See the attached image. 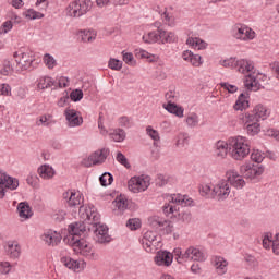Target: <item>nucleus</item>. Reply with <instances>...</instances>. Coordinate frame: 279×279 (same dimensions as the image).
Instances as JSON below:
<instances>
[{"instance_id":"1","label":"nucleus","mask_w":279,"mask_h":279,"mask_svg":"<svg viewBox=\"0 0 279 279\" xmlns=\"http://www.w3.org/2000/svg\"><path fill=\"white\" fill-rule=\"evenodd\" d=\"M78 215L83 221L96 226L95 234L98 243H110V235H108V227L99 223V213L93 205H83L78 209Z\"/></svg>"},{"instance_id":"2","label":"nucleus","mask_w":279,"mask_h":279,"mask_svg":"<svg viewBox=\"0 0 279 279\" xmlns=\"http://www.w3.org/2000/svg\"><path fill=\"white\" fill-rule=\"evenodd\" d=\"M13 59L15 64L12 65L10 60L3 61L2 75H11L16 71L17 73L21 71H28L32 69V63L34 62V51L28 48H20L13 53Z\"/></svg>"},{"instance_id":"3","label":"nucleus","mask_w":279,"mask_h":279,"mask_svg":"<svg viewBox=\"0 0 279 279\" xmlns=\"http://www.w3.org/2000/svg\"><path fill=\"white\" fill-rule=\"evenodd\" d=\"M229 146L233 160H243L250 156V140L247 137H231L229 138Z\"/></svg>"},{"instance_id":"4","label":"nucleus","mask_w":279,"mask_h":279,"mask_svg":"<svg viewBox=\"0 0 279 279\" xmlns=\"http://www.w3.org/2000/svg\"><path fill=\"white\" fill-rule=\"evenodd\" d=\"M173 256L175 257L177 263L182 265L183 263H189L191 260H195L202 263L206 260V255L199 248L195 246H190L186 248L184 253H182V248L178 247L173 250Z\"/></svg>"},{"instance_id":"5","label":"nucleus","mask_w":279,"mask_h":279,"mask_svg":"<svg viewBox=\"0 0 279 279\" xmlns=\"http://www.w3.org/2000/svg\"><path fill=\"white\" fill-rule=\"evenodd\" d=\"M92 8L93 2L90 0H74L65 8V14L70 19H80V16H84V14L90 12Z\"/></svg>"},{"instance_id":"6","label":"nucleus","mask_w":279,"mask_h":279,"mask_svg":"<svg viewBox=\"0 0 279 279\" xmlns=\"http://www.w3.org/2000/svg\"><path fill=\"white\" fill-rule=\"evenodd\" d=\"M72 250L74 254H81V256H84L88 260H97L99 258V255L95 252V248H93V246L84 239L73 242Z\"/></svg>"},{"instance_id":"7","label":"nucleus","mask_w":279,"mask_h":279,"mask_svg":"<svg viewBox=\"0 0 279 279\" xmlns=\"http://www.w3.org/2000/svg\"><path fill=\"white\" fill-rule=\"evenodd\" d=\"M151 179L147 175L133 177L128 182V187L131 193H144L149 189Z\"/></svg>"},{"instance_id":"8","label":"nucleus","mask_w":279,"mask_h":279,"mask_svg":"<svg viewBox=\"0 0 279 279\" xmlns=\"http://www.w3.org/2000/svg\"><path fill=\"white\" fill-rule=\"evenodd\" d=\"M240 120L242 121L247 134L251 136H256L258 132H260V123L259 120L254 117V114H251L250 112L242 113L240 116Z\"/></svg>"},{"instance_id":"9","label":"nucleus","mask_w":279,"mask_h":279,"mask_svg":"<svg viewBox=\"0 0 279 279\" xmlns=\"http://www.w3.org/2000/svg\"><path fill=\"white\" fill-rule=\"evenodd\" d=\"M110 150L102 148L89 155L87 159L83 160L84 167H93L95 165H102L106 162V158H108Z\"/></svg>"},{"instance_id":"10","label":"nucleus","mask_w":279,"mask_h":279,"mask_svg":"<svg viewBox=\"0 0 279 279\" xmlns=\"http://www.w3.org/2000/svg\"><path fill=\"white\" fill-rule=\"evenodd\" d=\"M240 171L247 180H255V178H260V174L265 173V168L260 165L245 163L241 166Z\"/></svg>"},{"instance_id":"11","label":"nucleus","mask_w":279,"mask_h":279,"mask_svg":"<svg viewBox=\"0 0 279 279\" xmlns=\"http://www.w3.org/2000/svg\"><path fill=\"white\" fill-rule=\"evenodd\" d=\"M230 195V184L226 180H221L214 185V198L218 201L228 199Z\"/></svg>"},{"instance_id":"12","label":"nucleus","mask_w":279,"mask_h":279,"mask_svg":"<svg viewBox=\"0 0 279 279\" xmlns=\"http://www.w3.org/2000/svg\"><path fill=\"white\" fill-rule=\"evenodd\" d=\"M69 234L71 236L72 243L80 240V236H86V223L85 222H74L69 226Z\"/></svg>"},{"instance_id":"13","label":"nucleus","mask_w":279,"mask_h":279,"mask_svg":"<svg viewBox=\"0 0 279 279\" xmlns=\"http://www.w3.org/2000/svg\"><path fill=\"white\" fill-rule=\"evenodd\" d=\"M63 199L68 202V205L70 207L80 206L81 204H84V196H82V193L80 191H73L69 190L63 193Z\"/></svg>"},{"instance_id":"14","label":"nucleus","mask_w":279,"mask_h":279,"mask_svg":"<svg viewBox=\"0 0 279 279\" xmlns=\"http://www.w3.org/2000/svg\"><path fill=\"white\" fill-rule=\"evenodd\" d=\"M227 182L234 186V189H243L245 186V180L235 170H229L226 173Z\"/></svg>"},{"instance_id":"15","label":"nucleus","mask_w":279,"mask_h":279,"mask_svg":"<svg viewBox=\"0 0 279 279\" xmlns=\"http://www.w3.org/2000/svg\"><path fill=\"white\" fill-rule=\"evenodd\" d=\"M259 77H263V74H257L256 76H254V74H248L244 81L245 88H247V90H253L254 93L260 90L263 85L260 84V81H258Z\"/></svg>"},{"instance_id":"16","label":"nucleus","mask_w":279,"mask_h":279,"mask_svg":"<svg viewBox=\"0 0 279 279\" xmlns=\"http://www.w3.org/2000/svg\"><path fill=\"white\" fill-rule=\"evenodd\" d=\"M41 241H44L46 245L56 246L62 241V235L58 231L48 230L41 235Z\"/></svg>"},{"instance_id":"17","label":"nucleus","mask_w":279,"mask_h":279,"mask_svg":"<svg viewBox=\"0 0 279 279\" xmlns=\"http://www.w3.org/2000/svg\"><path fill=\"white\" fill-rule=\"evenodd\" d=\"M155 263L159 267H170L171 263H173V254L167 251H160L155 257Z\"/></svg>"},{"instance_id":"18","label":"nucleus","mask_w":279,"mask_h":279,"mask_svg":"<svg viewBox=\"0 0 279 279\" xmlns=\"http://www.w3.org/2000/svg\"><path fill=\"white\" fill-rule=\"evenodd\" d=\"M230 34H232V36H254L256 33L252 27L238 23L231 27Z\"/></svg>"},{"instance_id":"19","label":"nucleus","mask_w":279,"mask_h":279,"mask_svg":"<svg viewBox=\"0 0 279 279\" xmlns=\"http://www.w3.org/2000/svg\"><path fill=\"white\" fill-rule=\"evenodd\" d=\"M156 241V232L146 231L144 236L141 240V243L145 250V252H154V242Z\"/></svg>"},{"instance_id":"20","label":"nucleus","mask_w":279,"mask_h":279,"mask_svg":"<svg viewBox=\"0 0 279 279\" xmlns=\"http://www.w3.org/2000/svg\"><path fill=\"white\" fill-rule=\"evenodd\" d=\"M213 265L217 271L218 276H223L228 272V260L221 256H215L213 258Z\"/></svg>"},{"instance_id":"21","label":"nucleus","mask_w":279,"mask_h":279,"mask_svg":"<svg viewBox=\"0 0 279 279\" xmlns=\"http://www.w3.org/2000/svg\"><path fill=\"white\" fill-rule=\"evenodd\" d=\"M235 69L239 73H242V75L252 73V71H254V62L247 59H241L236 61Z\"/></svg>"},{"instance_id":"22","label":"nucleus","mask_w":279,"mask_h":279,"mask_svg":"<svg viewBox=\"0 0 279 279\" xmlns=\"http://www.w3.org/2000/svg\"><path fill=\"white\" fill-rule=\"evenodd\" d=\"M65 117H66V120L69 121L71 128H75L76 125H82V123L84 121L82 119V117H80V114H77V111H75V109H66Z\"/></svg>"},{"instance_id":"23","label":"nucleus","mask_w":279,"mask_h":279,"mask_svg":"<svg viewBox=\"0 0 279 279\" xmlns=\"http://www.w3.org/2000/svg\"><path fill=\"white\" fill-rule=\"evenodd\" d=\"M0 182L2 184H5L7 189H10V191H16L19 189V180L5 174V172L0 170Z\"/></svg>"},{"instance_id":"24","label":"nucleus","mask_w":279,"mask_h":279,"mask_svg":"<svg viewBox=\"0 0 279 279\" xmlns=\"http://www.w3.org/2000/svg\"><path fill=\"white\" fill-rule=\"evenodd\" d=\"M153 226L158 230H163L166 234H171L173 232V223H171L169 220L157 218L155 221H153Z\"/></svg>"},{"instance_id":"25","label":"nucleus","mask_w":279,"mask_h":279,"mask_svg":"<svg viewBox=\"0 0 279 279\" xmlns=\"http://www.w3.org/2000/svg\"><path fill=\"white\" fill-rule=\"evenodd\" d=\"M228 149H230V140L226 141H218L216 143L215 154L217 158H226L228 156Z\"/></svg>"},{"instance_id":"26","label":"nucleus","mask_w":279,"mask_h":279,"mask_svg":"<svg viewBox=\"0 0 279 279\" xmlns=\"http://www.w3.org/2000/svg\"><path fill=\"white\" fill-rule=\"evenodd\" d=\"M248 97V94H240L235 104L233 105V109L240 110L241 112H243V110H247V108H250V100H247Z\"/></svg>"},{"instance_id":"27","label":"nucleus","mask_w":279,"mask_h":279,"mask_svg":"<svg viewBox=\"0 0 279 279\" xmlns=\"http://www.w3.org/2000/svg\"><path fill=\"white\" fill-rule=\"evenodd\" d=\"M251 114H253L257 120L262 119L263 121H265V119L269 117L270 111L265 105L259 104L254 107L253 113Z\"/></svg>"},{"instance_id":"28","label":"nucleus","mask_w":279,"mask_h":279,"mask_svg":"<svg viewBox=\"0 0 279 279\" xmlns=\"http://www.w3.org/2000/svg\"><path fill=\"white\" fill-rule=\"evenodd\" d=\"M179 20H180V13L178 12L166 11L163 13V21L166 25H168L169 27H175V25H178Z\"/></svg>"},{"instance_id":"29","label":"nucleus","mask_w":279,"mask_h":279,"mask_svg":"<svg viewBox=\"0 0 279 279\" xmlns=\"http://www.w3.org/2000/svg\"><path fill=\"white\" fill-rule=\"evenodd\" d=\"M165 34H167V31L160 22H155L148 26V36H165Z\"/></svg>"},{"instance_id":"30","label":"nucleus","mask_w":279,"mask_h":279,"mask_svg":"<svg viewBox=\"0 0 279 279\" xmlns=\"http://www.w3.org/2000/svg\"><path fill=\"white\" fill-rule=\"evenodd\" d=\"M170 199L172 204H178L179 206H191L193 204V199L182 194H173L170 196Z\"/></svg>"},{"instance_id":"31","label":"nucleus","mask_w":279,"mask_h":279,"mask_svg":"<svg viewBox=\"0 0 279 279\" xmlns=\"http://www.w3.org/2000/svg\"><path fill=\"white\" fill-rule=\"evenodd\" d=\"M5 252L10 258H19L21 256V246L16 242H9L5 246Z\"/></svg>"},{"instance_id":"32","label":"nucleus","mask_w":279,"mask_h":279,"mask_svg":"<svg viewBox=\"0 0 279 279\" xmlns=\"http://www.w3.org/2000/svg\"><path fill=\"white\" fill-rule=\"evenodd\" d=\"M163 108L170 112V114H175V117H179L180 119L184 117V108L179 107L175 102H168L167 105H163Z\"/></svg>"},{"instance_id":"33","label":"nucleus","mask_w":279,"mask_h":279,"mask_svg":"<svg viewBox=\"0 0 279 279\" xmlns=\"http://www.w3.org/2000/svg\"><path fill=\"white\" fill-rule=\"evenodd\" d=\"M19 216L21 219H29L34 213H32V207L26 203H20L17 206Z\"/></svg>"},{"instance_id":"34","label":"nucleus","mask_w":279,"mask_h":279,"mask_svg":"<svg viewBox=\"0 0 279 279\" xmlns=\"http://www.w3.org/2000/svg\"><path fill=\"white\" fill-rule=\"evenodd\" d=\"M22 16L26 19V21H37L40 19H45V14L34 10V9H27L22 13Z\"/></svg>"},{"instance_id":"35","label":"nucleus","mask_w":279,"mask_h":279,"mask_svg":"<svg viewBox=\"0 0 279 279\" xmlns=\"http://www.w3.org/2000/svg\"><path fill=\"white\" fill-rule=\"evenodd\" d=\"M186 44L190 45V47L193 49H197L198 51L206 49V41L202 40L199 37H189Z\"/></svg>"},{"instance_id":"36","label":"nucleus","mask_w":279,"mask_h":279,"mask_svg":"<svg viewBox=\"0 0 279 279\" xmlns=\"http://www.w3.org/2000/svg\"><path fill=\"white\" fill-rule=\"evenodd\" d=\"M54 123H56V120H53V116H51L49 113L40 116L36 120V125H38V126L45 125L46 128H51V125H53Z\"/></svg>"},{"instance_id":"37","label":"nucleus","mask_w":279,"mask_h":279,"mask_svg":"<svg viewBox=\"0 0 279 279\" xmlns=\"http://www.w3.org/2000/svg\"><path fill=\"white\" fill-rule=\"evenodd\" d=\"M38 173L40 175V178H43L44 180H51V178H53V175H56V171L53 170V168L44 165L38 169Z\"/></svg>"},{"instance_id":"38","label":"nucleus","mask_w":279,"mask_h":279,"mask_svg":"<svg viewBox=\"0 0 279 279\" xmlns=\"http://www.w3.org/2000/svg\"><path fill=\"white\" fill-rule=\"evenodd\" d=\"M199 193L203 197L215 199V186H210L209 184H202L199 186Z\"/></svg>"},{"instance_id":"39","label":"nucleus","mask_w":279,"mask_h":279,"mask_svg":"<svg viewBox=\"0 0 279 279\" xmlns=\"http://www.w3.org/2000/svg\"><path fill=\"white\" fill-rule=\"evenodd\" d=\"M61 263L64 265V267H68V269H73V271H80L81 269L80 262L74 260L71 257H62Z\"/></svg>"},{"instance_id":"40","label":"nucleus","mask_w":279,"mask_h":279,"mask_svg":"<svg viewBox=\"0 0 279 279\" xmlns=\"http://www.w3.org/2000/svg\"><path fill=\"white\" fill-rule=\"evenodd\" d=\"M143 41L146 43L147 45H154V43H158V40H161L162 44L165 43H171L170 38L167 36H143Z\"/></svg>"},{"instance_id":"41","label":"nucleus","mask_w":279,"mask_h":279,"mask_svg":"<svg viewBox=\"0 0 279 279\" xmlns=\"http://www.w3.org/2000/svg\"><path fill=\"white\" fill-rule=\"evenodd\" d=\"M53 86V81L49 76H43L37 80V88L39 90H45V88H51Z\"/></svg>"},{"instance_id":"42","label":"nucleus","mask_w":279,"mask_h":279,"mask_svg":"<svg viewBox=\"0 0 279 279\" xmlns=\"http://www.w3.org/2000/svg\"><path fill=\"white\" fill-rule=\"evenodd\" d=\"M109 136L116 143H121L125 141V131H123L122 129H116L113 130V132L109 133Z\"/></svg>"},{"instance_id":"43","label":"nucleus","mask_w":279,"mask_h":279,"mask_svg":"<svg viewBox=\"0 0 279 279\" xmlns=\"http://www.w3.org/2000/svg\"><path fill=\"white\" fill-rule=\"evenodd\" d=\"M113 204L116 208L120 210V213H123V210L128 209V201L123 196L117 197Z\"/></svg>"},{"instance_id":"44","label":"nucleus","mask_w":279,"mask_h":279,"mask_svg":"<svg viewBox=\"0 0 279 279\" xmlns=\"http://www.w3.org/2000/svg\"><path fill=\"white\" fill-rule=\"evenodd\" d=\"M99 180L101 186H110V184H112V182L114 181V178H112V174H110L109 172H105Z\"/></svg>"},{"instance_id":"45","label":"nucleus","mask_w":279,"mask_h":279,"mask_svg":"<svg viewBox=\"0 0 279 279\" xmlns=\"http://www.w3.org/2000/svg\"><path fill=\"white\" fill-rule=\"evenodd\" d=\"M123 62L129 66H136V61H134V54L132 52H122Z\"/></svg>"},{"instance_id":"46","label":"nucleus","mask_w":279,"mask_h":279,"mask_svg":"<svg viewBox=\"0 0 279 279\" xmlns=\"http://www.w3.org/2000/svg\"><path fill=\"white\" fill-rule=\"evenodd\" d=\"M126 228H129V230H138V228H141V219L138 218L129 219L126 222Z\"/></svg>"},{"instance_id":"47","label":"nucleus","mask_w":279,"mask_h":279,"mask_svg":"<svg viewBox=\"0 0 279 279\" xmlns=\"http://www.w3.org/2000/svg\"><path fill=\"white\" fill-rule=\"evenodd\" d=\"M197 123H199V117L196 113H191L190 116H187L186 124L190 128H195Z\"/></svg>"},{"instance_id":"48","label":"nucleus","mask_w":279,"mask_h":279,"mask_svg":"<svg viewBox=\"0 0 279 279\" xmlns=\"http://www.w3.org/2000/svg\"><path fill=\"white\" fill-rule=\"evenodd\" d=\"M95 28H81L76 32V36H97Z\"/></svg>"},{"instance_id":"49","label":"nucleus","mask_w":279,"mask_h":279,"mask_svg":"<svg viewBox=\"0 0 279 279\" xmlns=\"http://www.w3.org/2000/svg\"><path fill=\"white\" fill-rule=\"evenodd\" d=\"M120 128H132V118L122 116L118 119Z\"/></svg>"},{"instance_id":"50","label":"nucleus","mask_w":279,"mask_h":279,"mask_svg":"<svg viewBox=\"0 0 279 279\" xmlns=\"http://www.w3.org/2000/svg\"><path fill=\"white\" fill-rule=\"evenodd\" d=\"M264 159H265V156H263V153H260V150L252 151L251 160H253V162H257V165H260V162H263Z\"/></svg>"},{"instance_id":"51","label":"nucleus","mask_w":279,"mask_h":279,"mask_svg":"<svg viewBox=\"0 0 279 279\" xmlns=\"http://www.w3.org/2000/svg\"><path fill=\"white\" fill-rule=\"evenodd\" d=\"M108 66L109 69H112V71H121V69L123 68V62L117 59H110Z\"/></svg>"},{"instance_id":"52","label":"nucleus","mask_w":279,"mask_h":279,"mask_svg":"<svg viewBox=\"0 0 279 279\" xmlns=\"http://www.w3.org/2000/svg\"><path fill=\"white\" fill-rule=\"evenodd\" d=\"M263 247L265 250L274 248V240H271V233H267L263 239Z\"/></svg>"},{"instance_id":"53","label":"nucleus","mask_w":279,"mask_h":279,"mask_svg":"<svg viewBox=\"0 0 279 279\" xmlns=\"http://www.w3.org/2000/svg\"><path fill=\"white\" fill-rule=\"evenodd\" d=\"M221 66H225L226 69H236V59L230 58L220 61Z\"/></svg>"},{"instance_id":"54","label":"nucleus","mask_w":279,"mask_h":279,"mask_svg":"<svg viewBox=\"0 0 279 279\" xmlns=\"http://www.w3.org/2000/svg\"><path fill=\"white\" fill-rule=\"evenodd\" d=\"M44 64H46L48 69H53V66H56V59L51 57V54L46 53L44 56Z\"/></svg>"},{"instance_id":"55","label":"nucleus","mask_w":279,"mask_h":279,"mask_svg":"<svg viewBox=\"0 0 279 279\" xmlns=\"http://www.w3.org/2000/svg\"><path fill=\"white\" fill-rule=\"evenodd\" d=\"M116 160H118V162H120V165H123V167H125V169H130V167H132L130 165V162L128 161V158L125 157V155H123V153H118Z\"/></svg>"},{"instance_id":"56","label":"nucleus","mask_w":279,"mask_h":279,"mask_svg":"<svg viewBox=\"0 0 279 279\" xmlns=\"http://www.w3.org/2000/svg\"><path fill=\"white\" fill-rule=\"evenodd\" d=\"M135 56L136 58H146V60H149V62H154V58H156L154 54L145 50H136Z\"/></svg>"},{"instance_id":"57","label":"nucleus","mask_w":279,"mask_h":279,"mask_svg":"<svg viewBox=\"0 0 279 279\" xmlns=\"http://www.w3.org/2000/svg\"><path fill=\"white\" fill-rule=\"evenodd\" d=\"M184 145H189V135L186 133L180 134L177 141V147H184Z\"/></svg>"},{"instance_id":"58","label":"nucleus","mask_w":279,"mask_h":279,"mask_svg":"<svg viewBox=\"0 0 279 279\" xmlns=\"http://www.w3.org/2000/svg\"><path fill=\"white\" fill-rule=\"evenodd\" d=\"M146 132H147L148 136H150V138H153V141H160V133H158L157 130H154L151 126H147Z\"/></svg>"},{"instance_id":"59","label":"nucleus","mask_w":279,"mask_h":279,"mask_svg":"<svg viewBox=\"0 0 279 279\" xmlns=\"http://www.w3.org/2000/svg\"><path fill=\"white\" fill-rule=\"evenodd\" d=\"M84 97V92L81 89H75L70 94V98L72 101H81V99Z\"/></svg>"},{"instance_id":"60","label":"nucleus","mask_w":279,"mask_h":279,"mask_svg":"<svg viewBox=\"0 0 279 279\" xmlns=\"http://www.w3.org/2000/svg\"><path fill=\"white\" fill-rule=\"evenodd\" d=\"M13 24L12 21H5L1 26H0V34H8V32L12 31Z\"/></svg>"},{"instance_id":"61","label":"nucleus","mask_w":279,"mask_h":279,"mask_svg":"<svg viewBox=\"0 0 279 279\" xmlns=\"http://www.w3.org/2000/svg\"><path fill=\"white\" fill-rule=\"evenodd\" d=\"M220 86L221 88H223V90H228L231 94L236 93V90H239V87H236V85H232L230 83H221Z\"/></svg>"},{"instance_id":"62","label":"nucleus","mask_w":279,"mask_h":279,"mask_svg":"<svg viewBox=\"0 0 279 279\" xmlns=\"http://www.w3.org/2000/svg\"><path fill=\"white\" fill-rule=\"evenodd\" d=\"M11 269L12 265H10L8 262L0 263V274H10Z\"/></svg>"},{"instance_id":"63","label":"nucleus","mask_w":279,"mask_h":279,"mask_svg":"<svg viewBox=\"0 0 279 279\" xmlns=\"http://www.w3.org/2000/svg\"><path fill=\"white\" fill-rule=\"evenodd\" d=\"M190 64H192V66H199L201 64H203L202 56H199V54L192 56Z\"/></svg>"},{"instance_id":"64","label":"nucleus","mask_w":279,"mask_h":279,"mask_svg":"<svg viewBox=\"0 0 279 279\" xmlns=\"http://www.w3.org/2000/svg\"><path fill=\"white\" fill-rule=\"evenodd\" d=\"M272 252L277 256H279V234H276L274 241H272Z\"/></svg>"}]
</instances>
